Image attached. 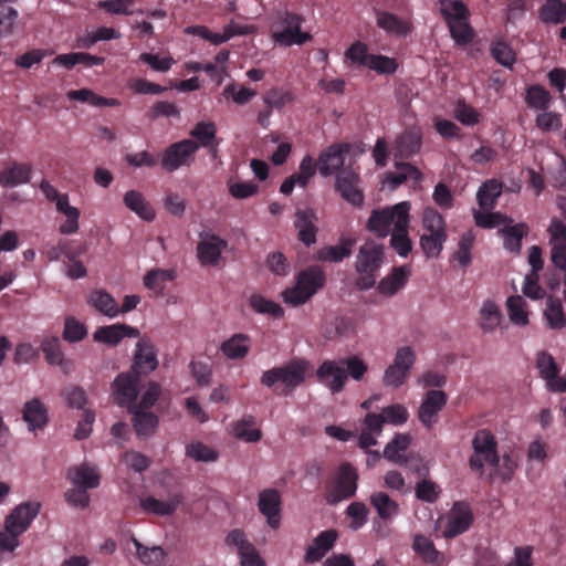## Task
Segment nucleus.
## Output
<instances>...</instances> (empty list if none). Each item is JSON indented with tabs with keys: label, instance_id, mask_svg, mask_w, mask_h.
Returning a JSON list of instances; mask_svg holds the SVG:
<instances>
[{
	"label": "nucleus",
	"instance_id": "nucleus-37",
	"mask_svg": "<svg viewBox=\"0 0 566 566\" xmlns=\"http://www.w3.org/2000/svg\"><path fill=\"white\" fill-rule=\"evenodd\" d=\"M409 223H406V216L400 213L397 229H392L390 247L399 256L406 258L412 250V242L408 233Z\"/></svg>",
	"mask_w": 566,
	"mask_h": 566
},
{
	"label": "nucleus",
	"instance_id": "nucleus-13",
	"mask_svg": "<svg viewBox=\"0 0 566 566\" xmlns=\"http://www.w3.org/2000/svg\"><path fill=\"white\" fill-rule=\"evenodd\" d=\"M317 379L325 384L333 394L343 391L347 382V373L340 359L324 360L316 369Z\"/></svg>",
	"mask_w": 566,
	"mask_h": 566
},
{
	"label": "nucleus",
	"instance_id": "nucleus-48",
	"mask_svg": "<svg viewBox=\"0 0 566 566\" xmlns=\"http://www.w3.org/2000/svg\"><path fill=\"white\" fill-rule=\"evenodd\" d=\"M217 135V126L213 122L201 120L195 125L190 132V136L193 138L198 146L210 148L214 147V140Z\"/></svg>",
	"mask_w": 566,
	"mask_h": 566
},
{
	"label": "nucleus",
	"instance_id": "nucleus-28",
	"mask_svg": "<svg viewBox=\"0 0 566 566\" xmlns=\"http://www.w3.org/2000/svg\"><path fill=\"white\" fill-rule=\"evenodd\" d=\"M536 368L541 377L546 380L548 390L555 392V388L560 380V368L555 361V358L546 350L538 352L536 356Z\"/></svg>",
	"mask_w": 566,
	"mask_h": 566
},
{
	"label": "nucleus",
	"instance_id": "nucleus-3",
	"mask_svg": "<svg viewBox=\"0 0 566 566\" xmlns=\"http://www.w3.org/2000/svg\"><path fill=\"white\" fill-rule=\"evenodd\" d=\"M272 39L283 46L302 45L312 40L308 32L301 30L304 18L289 10H279L273 15Z\"/></svg>",
	"mask_w": 566,
	"mask_h": 566
},
{
	"label": "nucleus",
	"instance_id": "nucleus-52",
	"mask_svg": "<svg viewBox=\"0 0 566 566\" xmlns=\"http://www.w3.org/2000/svg\"><path fill=\"white\" fill-rule=\"evenodd\" d=\"M254 426L255 418L251 415L244 416L233 424V433L240 440L256 442L261 439L262 433L261 430L254 428Z\"/></svg>",
	"mask_w": 566,
	"mask_h": 566
},
{
	"label": "nucleus",
	"instance_id": "nucleus-20",
	"mask_svg": "<svg viewBox=\"0 0 566 566\" xmlns=\"http://www.w3.org/2000/svg\"><path fill=\"white\" fill-rule=\"evenodd\" d=\"M549 233L551 260L553 263H566V224L554 217L547 228Z\"/></svg>",
	"mask_w": 566,
	"mask_h": 566
},
{
	"label": "nucleus",
	"instance_id": "nucleus-38",
	"mask_svg": "<svg viewBox=\"0 0 566 566\" xmlns=\"http://www.w3.org/2000/svg\"><path fill=\"white\" fill-rule=\"evenodd\" d=\"M124 205L146 221H153L156 217L153 207L145 200L142 192L129 190L124 195Z\"/></svg>",
	"mask_w": 566,
	"mask_h": 566
},
{
	"label": "nucleus",
	"instance_id": "nucleus-55",
	"mask_svg": "<svg viewBox=\"0 0 566 566\" xmlns=\"http://www.w3.org/2000/svg\"><path fill=\"white\" fill-rule=\"evenodd\" d=\"M249 305L259 314H266L273 318H281L284 315L283 308L275 302L265 298L261 294H252L249 298Z\"/></svg>",
	"mask_w": 566,
	"mask_h": 566
},
{
	"label": "nucleus",
	"instance_id": "nucleus-11",
	"mask_svg": "<svg viewBox=\"0 0 566 566\" xmlns=\"http://www.w3.org/2000/svg\"><path fill=\"white\" fill-rule=\"evenodd\" d=\"M139 375L134 373L118 374L112 384L114 402L119 407H127L130 411L138 396Z\"/></svg>",
	"mask_w": 566,
	"mask_h": 566
},
{
	"label": "nucleus",
	"instance_id": "nucleus-25",
	"mask_svg": "<svg viewBox=\"0 0 566 566\" xmlns=\"http://www.w3.org/2000/svg\"><path fill=\"white\" fill-rule=\"evenodd\" d=\"M338 538L336 530H326L321 532L312 545L306 548L304 560L307 564L319 562L335 545Z\"/></svg>",
	"mask_w": 566,
	"mask_h": 566
},
{
	"label": "nucleus",
	"instance_id": "nucleus-33",
	"mask_svg": "<svg viewBox=\"0 0 566 566\" xmlns=\"http://www.w3.org/2000/svg\"><path fill=\"white\" fill-rule=\"evenodd\" d=\"M250 347L251 339L249 335L238 333L226 339L221 344L220 349L227 358L235 360L245 358L250 352Z\"/></svg>",
	"mask_w": 566,
	"mask_h": 566
},
{
	"label": "nucleus",
	"instance_id": "nucleus-56",
	"mask_svg": "<svg viewBox=\"0 0 566 566\" xmlns=\"http://www.w3.org/2000/svg\"><path fill=\"white\" fill-rule=\"evenodd\" d=\"M551 101L549 92L539 84H534L526 91L525 102L531 108L546 111L549 107Z\"/></svg>",
	"mask_w": 566,
	"mask_h": 566
},
{
	"label": "nucleus",
	"instance_id": "nucleus-18",
	"mask_svg": "<svg viewBox=\"0 0 566 566\" xmlns=\"http://www.w3.org/2000/svg\"><path fill=\"white\" fill-rule=\"evenodd\" d=\"M348 151L349 146L347 144H333L323 150L316 161L319 174L327 177L338 171L343 167Z\"/></svg>",
	"mask_w": 566,
	"mask_h": 566
},
{
	"label": "nucleus",
	"instance_id": "nucleus-27",
	"mask_svg": "<svg viewBox=\"0 0 566 566\" xmlns=\"http://www.w3.org/2000/svg\"><path fill=\"white\" fill-rule=\"evenodd\" d=\"M384 424V417L380 413L368 412L363 420L358 446L361 449L375 446L377 443L376 437L382 432Z\"/></svg>",
	"mask_w": 566,
	"mask_h": 566
},
{
	"label": "nucleus",
	"instance_id": "nucleus-35",
	"mask_svg": "<svg viewBox=\"0 0 566 566\" xmlns=\"http://www.w3.org/2000/svg\"><path fill=\"white\" fill-rule=\"evenodd\" d=\"M56 210L65 216V221L60 226L59 230L62 234H73L78 230L80 210L69 202V196L62 193L55 200Z\"/></svg>",
	"mask_w": 566,
	"mask_h": 566
},
{
	"label": "nucleus",
	"instance_id": "nucleus-26",
	"mask_svg": "<svg viewBox=\"0 0 566 566\" xmlns=\"http://www.w3.org/2000/svg\"><path fill=\"white\" fill-rule=\"evenodd\" d=\"M157 366L158 360L153 344L148 339H139L136 345L133 371L137 375L148 374L155 370Z\"/></svg>",
	"mask_w": 566,
	"mask_h": 566
},
{
	"label": "nucleus",
	"instance_id": "nucleus-34",
	"mask_svg": "<svg viewBox=\"0 0 566 566\" xmlns=\"http://www.w3.org/2000/svg\"><path fill=\"white\" fill-rule=\"evenodd\" d=\"M67 479L74 486L95 489L99 485V474L95 468L87 464L72 467L67 470Z\"/></svg>",
	"mask_w": 566,
	"mask_h": 566
},
{
	"label": "nucleus",
	"instance_id": "nucleus-12",
	"mask_svg": "<svg viewBox=\"0 0 566 566\" xmlns=\"http://www.w3.org/2000/svg\"><path fill=\"white\" fill-rule=\"evenodd\" d=\"M226 544L237 548L240 566H265L264 559L254 545L247 539L242 530H232L226 537Z\"/></svg>",
	"mask_w": 566,
	"mask_h": 566
},
{
	"label": "nucleus",
	"instance_id": "nucleus-63",
	"mask_svg": "<svg viewBox=\"0 0 566 566\" xmlns=\"http://www.w3.org/2000/svg\"><path fill=\"white\" fill-rule=\"evenodd\" d=\"M133 544L139 560L145 565H157L165 557V553L159 546L146 547L136 538H133Z\"/></svg>",
	"mask_w": 566,
	"mask_h": 566
},
{
	"label": "nucleus",
	"instance_id": "nucleus-1",
	"mask_svg": "<svg viewBox=\"0 0 566 566\" xmlns=\"http://www.w3.org/2000/svg\"><path fill=\"white\" fill-rule=\"evenodd\" d=\"M310 364L305 359L294 358L280 367L265 370L261 384L272 388L274 394L287 396L305 381Z\"/></svg>",
	"mask_w": 566,
	"mask_h": 566
},
{
	"label": "nucleus",
	"instance_id": "nucleus-45",
	"mask_svg": "<svg viewBox=\"0 0 566 566\" xmlns=\"http://www.w3.org/2000/svg\"><path fill=\"white\" fill-rule=\"evenodd\" d=\"M370 504L377 511L378 516L384 520H390L399 513V505L385 492H375L370 495Z\"/></svg>",
	"mask_w": 566,
	"mask_h": 566
},
{
	"label": "nucleus",
	"instance_id": "nucleus-62",
	"mask_svg": "<svg viewBox=\"0 0 566 566\" xmlns=\"http://www.w3.org/2000/svg\"><path fill=\"white\" fill-rule=\"evenodd\" d=\"M87 335L86 326L73 316H66L64 319L63 339L69 343H77Z\"/></svg>",
	"mask_w": 566,
	"mask_h": 566
},
{
	"label": "nucleus",
	"instance_id": "nucleus-6",
	"mask_svg": "<svg viewBox=\"0 0 566 566\" xmlns=\"http://www.w3.org/2000/svg\"><path fill=\"white\" fill-rule=\"evenodd\" d=\"M410 203L402 201L392 207L382 209H374L367 221V230L376 234L378 238H386L391 234L392 229H397L401 214L406 216V223L410 222L409 218Z\"/></svg>",
	"mask_w": 566,
	"mask_h": 566
},
{
	"label": "nucleus",
	"instance_id": "nucleus-32",
	"mask_svg": "<svg viewBox=\"0 0 566 566\" xmlns=\"http://www.w3.org/2000/svg\"><path fill=\"white\" fill-rule=\"evenodd\" d=\"M32 168L28 164L12 163L0 171V185L12 188L30 180Z\"/></svg>",
	"mask_w": 566,
	"mask_h": 566
},
{
	"label": "nucleus",
	"instance_id": "nucleus-30",
	"mask_svg": "<svg viewBox=\"0 0 566 566\" xmlns=\"http://www.w3.org/2000/svg\"><path fill=\"white\" fill-rule=\"evenodd\" d=\"M22 418L30 431L42 429L49 421L48 409L40 399L33 398L25 402Z\"/></svg>",
	"mask_w": 566,
	"mask_h": 566
},
{
	"label": "nucleus",
	"instance_id": "nucleus-41",
	"mask_svg": "<svg viewBox=\"0 0 566 566\" xmlns=\"http://www.w3.org/2000/svg\"><path fill=\"white\" fill-rule=\"evenodd\" d=\"M500 233L504 239V248L513 253H518L522 247V239L528 233V226L524 222L506 224Z\"/></svg>",
	"mask_w": 566,
	"mask_h": 566
},
{
	"label": "nucleus",
	"instance_id": "nucleus-21",
	"mask_svg": "<svg viewBox=\"0 0 566 566\" xmlns=\"http://www.w3.org/2000/svg\"><path fill=\"white\" fill-rule=\"evenodd\" d=\"M139 331L126 324H113L98 327L93 338L95 342L106 344L108 346H116L125 337H138Z\"/></svg>",
	"mask_w": 566,
	"mask_h": 566
},
{
	"label": "nucleus",
	"instance_id": "nucleus-43",
	"mask_svg": "<svg viewBox=\"0 0 566 566\" xmlns=\"http://www.w3.org/2000/svg\"><path fill=\"white\" fill-rule=\"evenodd\" d=\"M87 303L108 317H115L119 314L117 302L105 290L93 291L90 294Z\"/></svg>",
	"mask_w": 566,
	"mask_h": 566
},
{
	"label": "nucleus",
	"instance_id": "nucleus-19",
	"mask_svg": "<svg viewBox=\"0 0 566 566\" xmlns=\"http://www.w3.org/2000/svg\"><path fill=\"white\" fill-rule=\"evenodd\" d=\"M376 24L388 35L396 38H406L413 31V24L410 20L403 19L386 10L375 11Z\"/></svg>",
	"mask_w": 566,
	"mask_h": 566
},
{
	"label": "nucleus",
	"instance_id": "nucleus-17",
	"mask_svg": "<svg viewBox=\"0 0 566 566\" xmlns=\"http://www.w3.org/2000/svg\"><path fill=\"white\" fill-rule=\"evenodd\" d=\"M318 218L314 209H297L295 211L294 227L297 230V239L307 248L316 242L318 232Z\"/></svg>",
	"mask_w": 566,
	"mask_h": 566
},
{
	"label": "nucleus",
	"instance_id": "nucleus-58",
	"mask_svg": "<svg viewBox=\"0 0 566 566\" xmlns=\"http://www.w3.org/2000/svg\"><path fill=\"white\" fill-rule=\"evenodd\" d=\"M66 406L72 409H85L88 401L86 391L77 385H67L61 391Z\"/></svg>",
	"mask_w": 566,
	"mask_h": 566
},
{
	"label": "nucleus",
	"instance_id": "nucleus-50",
	"mask_svg": "<svg viewBox=\"0 0 566 566\" xmlns=\"http://www.w3.org/2000/svg\"><path fill=\"white\" fill-rule=\"evenodd\" d=\"M395 166L398 171L396 174H388L387 176L388 181L394 188H397L409 179L416 182H420L422 180V174L416 166L409 163L398 161L395 164Z\"/></svg>",
	"mask_w": 566,
	"mask_h": 566
},
{
	"label": "nucleus",
	"instance_id": "nucleus-49",
	"mask_svg": "<svg viewBox=\"0 0 566 566\" xmlns=\"http://www.w3.org/2000/svg\"><path fill=\"white\" fill-rule=\"evenodd\" d=\"M41 350L49 365L63 366L65 363L62 344L57 336H46L41 342Z\"/></svg>",
	"mask_w": 566,
	"mask_h": 566
},
{
	"label": "nucleus",
	"instance_id": "nucleus-61",
	"mask_svg": "<svg viewBox=\"0 0 566 566\" xmlns=\"http://www.w3.org/2000/svg\"><path fill=\"white\" fill-rule=\"evenodd\" d=\"M422 227L427 232L447 233L444 218L437 209L432 207H427L423 210Z\"/></svg>",
	"mask_w": 566,
	"mask_h": 566
},
{
	"label": "nucleus",
	"instance_id": "nucleus-51",
	"mask_svg": "<svg viewBox=\"0 0 566 566\" xmlns=\"http://www.w3.org/2000/svg\"><path fill=\"white\" fill-rule=\"evenodd\" d=\"M539 19L544 23L559 24L566 21V2L547 1L539 8Z\"/></svg>",
	"mask_w": 566,
	"mask_h": 566
},
{
	"label": "nucleus",
	"instance_id": "nucleus-8",
	"mask_svg": "<svg viewBox=\"0 0 566 566\" xmlns=\"http://www.w3.org/2000/svg\"><path fill=\"white\" fill-rule=\"evenodd\" d=\"M416 363V352L410 346L397 349L394 361L385 369L382 384L386 387L399 388L408 379Z\"/></svg>",
	"mask_w": 566,
	"mask_h": 566
},
{
	"label": "nucleus",
	"instance_id": "nucleus-29",
	"mask_svg": "<svg viewBox=\"0 0 566 566\" xmlns=\"http://www.w3.org/2000/svg\"><path fill=\"white\" fill-rule=\"evenodd\" d=\"M355 238L342 237L336 245H327L317 251V259L323 262L338 263L350 256Z\"/></svg>",
	"mask_w": 566,
	"mask_h": 566
},
{
	"label": "nucleus",
	"instance_id": "nucleus-59",
	"mask_svg": "<svg viewBox=\"0 0 566 566\" xmlns=\"http://www.w3.org/2000/svg\"><path fill=\"white\" fill-rule=\"evenodd\" d=\"M174 277L172 271L154 269L148 271L144 276V285L156 293H161L166 282L172 281Z\"/></svg>",
	"mask_w": 566,
	"mask_h": 566
},
{
	"label": "nucleus",
	"instance_id": "nucleus-9",
	"mask_svg": "<svg viewBox=\"0 0 566 566\" xmlns=\"http://www.w3.org/2000/svg\"><path fill=\"white\" fill-rule=\"evenodd\" d=\"M357 480L358 474L350 463L340 464L333 485L327 489V502L335 504L353 497L357 490Z\"/></svg>",
	"mask_w": 566,
	"mask_h": 566
},
{
	"label": "nucleus",
	"instance_id": "nucleus-10",
	"mask_svg": "<svg viewBox=\"0 0 566 566\" xmlns=\"http://www.w3.org/2000/svg\"><path fill=\"white\" fill-rule=\"evenodd\" d=\"M198 149V144L192 139L174 143L164 151L160 161L161 167L166 171L172 172L182 166H190Z\"/></svg>",
	"mask_w": 566,
	"mask_h": 566
},
{
	"label": "nucleus",
	"instance_id": "nucleus-14",
	"mask_svg": "<svg viewBox=\"0 0 566 566\" xmlns=\"http://www.w3.org/2000/svg\"><path fill=\"white\" fill-rule=\"evenodd\" d=\"M473 522V513L468 503L454 502L447 525L443 530L446 538L457 537L467 532Z\"/></svg>",
	"mask_w": 566,
	"mask_h": 566
},
{
	"label": "nucleus",
	"instance_id": "nucleus-39",
	"mask_svg": "<svg viewBox=\"0 0 566 566\" xmlns=\"http://www.w3.org/2000/svg\"><path fill=\"white\" fill-rule=\"evenodd\" d=\"M180 503L181 496L178 494L172 495L168 501H160L154 496H147L140 501V506L148 513L167 516L175 513Z\"/></svg>",
	"mask_w": 566,
	"mask_h": 566
},
{
	"label": "nucleus",
	"instance_id": "nucleus-60",
	"mask_svg": "<svg viewBox=\"0 0 566 566\" xmlns=\"http://www.w3.org/2000/svg\"><path fill=\"white\" fill-rule=\"evenodd\" d=\"M506 305L509 317L513 324L524 326L528 323V315L525 311L526 302L522 296H510Z\"/></svg>",
	"mask_w": 566,
	"mask_h": 566
},
{
	"label": "nucleus",
	"instance_id": "nucleus-7",
	"mask_svg": "<svg viewBox=\"0 0 566 566\" xmlns=\"http://www.w3.org/2000/svg\"><path fill=\"white\" fill-rule=\"evenodd\" d=\"M474 453L470 457L471 470L483 474L484 462L493 468H499L500 457L497 454V442L490 430H478L472 440Z\"/></svg>",
	"mask_w": 566,
	"mask_h": 566
},
{
	"label": "nucleus",
	"instance_id": "nucleus-15",
	"mask_svg": "<svg viewBox=\"0 0 566 566\" xmlns=\"http://www.w3.org/2000/svg\"><path fill=\"white\" fill-rule=\"evenodd\" d=\"M448 397L444 391L429 390L418 411L420 422L431 429L438 421V415L447 405Z\"/></svg>",
	"mask_w": 566,
	"mask_h": 566
},
{
	"label": "nucleus",
	"instance_id": "nucleus-22",
	"mask_svg": "<svg viewBox=\"0 0 566 566\" xmlns=\"http://www.w3.org/2000/svg\"><path fill=\"white\" fill-rule=\"evenodd\" d=\"M421 145L422 134L420 128L409 127L397 137L395 156L401 159H409L420 151Z\"/></svg>",
	"mask_w": 566,
	"mask_h": 566
},
{
	"label": "nucleus",
	"instance_id": "nucleus-16",
	"mask_svg": "<svg viewBox=\"0 0 566 566\" xmlns=\"http://www.w3.org/2000/svg\"><path fill=\"white\" fill-rule=\"evenodd\" d=\"M281 494L275 489H265L259 493L258 507L260 513L266 517L268 525L277 530L281 525Z\"/></svg>",
	"mask_w": 566,
	"mask_h": 566
},
{
	"label": "nucleus",
	"instance_id": "nucleus-40",
	"mask_svg": "<svg viewBox=\"0 0 566 566\" xmlns=\"http://www.w3.org/2000/svg\"><path fill=\"white\" fill-rule=\"evenodd\" d=\"M133 415V427L140 438L153 436L158 427V417L147 410H130Z\"/></svg>",
	"mask_w": 566,
	"mask_h": 566
},
{
	"label": "nucleus",
	"instance_id": "nucleus-36",
	"mask_svg": "<svg viewBox=\"0 0 566 566\" xmlns=\"http://www.w3.org/2000/svg\"><path fill=\"white\" fill-rule=\"evenodd\" d=\"M409 273L410 271L406 265L394 268L391 273L379 282L377 290L382 295H395L407 284Z\"/></svg>",
	"mask_w": 566,
	"mask_h": 566
},
{
	"label": "nucleus",
	"instance_id": "nucleus-47",
	"mask_svg": "<svg viewBox=\"0 0 566 566\" xmlns=\"http://www.w3.org/2000/svg\"><path fill=\"white\" fill-rule=\"evenodd\" d=\"M410 444V438L407 434L398 433L395 438L385 447L384 457L389 461L403 465L407 463V459L401 452L406 451Z\"/></svg>",
	"mask_w": 566,
	"mask_h": 566
},
{
	"label": "nucleus",
	"instance_id": "nucleus-5",
	"mask_svg": "<svg viewBox=\"0 0 566 566\" xmlns=\"http://www.w3.org/2000/svg\"><path fill=\"white\" fill-rule=\"evenodd\" d=\"M326 282V274L319 265H311L296 276V284L286 289L282 296L285 303L298 306L306 303Z\"/></svg>",
	"mask_w": 566,
	"mask_h": 566
},
{
	"label": "nucleus",
	"instance_id": "nucleus-2",
	"mask_svg": "<svg viewBox=\"0 0 566 566\" xmlns=\"http://www.w3.org/2000/svg\"><path fill=\"white\" fill-rule=\"evenodd\" d=\"M40 507L38 502L22 503L7 516L4 531L0 532V551L13 552L18 547L19 536L29 528Z\"/></svg>",
	"mask_w": 566,
	"mask_h": 566
},
{
	"label": "nucleus",
	"instance_id": "nucleus-24",
	"mask_svg": "<svg viewBox=\"0 0 566 566\" xmlns=\"http://www.w3.org/2000/svg\"><path fill=\"white\" fill-rule=\"evenodd\" d=\"M358 179V175L352 170H343L336 176V190L346 201L356 207L361 206L364 201V195L357 188Z\"/></svg>",
	"mask_w": 566,
	"mask_h": 566
},
{
	"label": "nucleus",
	"instance_id": "nucleus-4",
	"mask_svg": "<svg viewBox=\"0 0 566 566\" xmlns=\"http://www.w3.org/2000/svg\"><path fill=\"white\" fill-rule=\"evenodd\" d=\"M385 247L374 240H367L360 245L356 262L355 270L358 273L357 286L360 290H369L376 283V272L384 263Z\"/></svg>",
	"mask_w": 566,
	"mask_h": 566
},
{
	"label": "nucleus",
	"instance_id": "nucleus-54",
	"mask_svg": "<svg viewBox=\"0 0 566 566\" xmlns=\"http://www.w3.org/2000/svg\"><path fill=\"white\" fill-rule=\"evenodd\" d=\"M451 38L458 45H467L474 39V30L469 23V19H459L458 21H446Z\"/></svg>",
	"mask_w": 566,
	"mask_h": 566
},
{
	"label": "nucleus",
	"instance_id": "nucleus-44",
	"mask_svg": "<svg viewBox=\"0 0 566 566\" xmlns=\"http://www.w3.org/2000/svg\"><path fill=\"white\" fill-rule=\"evenodd\" d=\"M448 240V233L424 232L420 235L419 243L422 252L428 259H434L440 255L443 245Z\"/></svg>",
	"mask_w": 566,
	"mask_h": 566
},
{
	"label": "nucleus",
	"instance_id": "nucleus-31",
	"mask_svg": "<svg viewBox=\"0 0 566 566\" xmlns=\"http://www.w3.org/2000/svg\"><path fill=\"white\" fill-rule=\"evenodd\" d=\"M415 553L427 564L442 566L446 557L438 551L433 542L424 535H416L412 543Z\"/></svg>",
	"mask_w": 566,
	"mask_h": 566
},
{
	"label": "nucleus",
	"instance_id": "nucleus-42",
	"mask_svg": "<svg viewBox=\"0 0 566 566\" xmlns=\"http://www.w3.org/2000/svg\"><path fill=\"white\" fill-rule=\"evenodd\" d=\"M502 182L496 179H490L479 188L476 199L482 210H492L497 198L502 195Z\"/></svg>",
	"mask_w": 566,
	"mask_h": 566
},
{
	"label": "nucleus",
	"instance_id": "nucleus-23",
	"mask_svg": "<svg viewBox=\"0 0 566 566\" xmlns=\"http://www.w3.org/2000/svg\"><path fill=\"white\" fill-rule=\"evenodd\" d=\"M227 248V241L216 234L207 235L197 245V254L202 265H217L222 251Z\"/></svg>",
	"mask_w": 566,
	"mask_h": 566
},
{
	"label": "nucleus",
	"instance_id": "nucleus-53",
	"mask_svg": "<svg viewBox=\"0 0 566 566\" xmlns=\"http://www.w3.org/2000/svg\"><path fill=\"white\" fill-rule=\"evenodd\" d=\"M544 316L552 329H562L566 326V317L559 298L548 297Z\"/></svg>",
	"mask_w": 566,
	"mask_h": 566
},
{
	"label": "nucleus",
	"instance_id": "nucleus-46",
	"mask_svg": "<svg viewBox=\"0 0 566 566\" xmlns=\"http://www.w3.org/2000/svg\"><path fill=\"white\" fill-rule=\"evenodd\" d=\"M502 319V314L495 302L486 300L480 310V327L484 333L496 329Z\"/></svg>",
	"mask_w": 566,
	"mask_h": 566
},
{
	"label": "nucleus",
	"instance_id": "nucleus-64",
	"mask_svg": "<svg viewBox=\"0 0 566 566\" xmlns=\"http://www.w3.org/2000/svg\"><path fill=\"white\" fill-rule=\"evenodd\" d=\"M398 62L395 57L382 54H373L369 59L368 69L380 75H391L398 70Z\"/></svg>",
	"mask_w": 566,
	"mask_h": 566
},
{
	"label": "nucleus",
	"instance_id": "nucleus-57",
	"mask_svg": "<svg viewBox=\"0 0 566 566\" xmlns=\"http://www.w3.org/2000/svg\"><path fill=\"white\" fill-rule=\"evenodd\" d=\"M473 216L475 224L483 229H494L513 222L510 217L501 212H491V210H484V212L474 211Z\"/></svg>",
	"mask_w": 566,
	"mask_h": 566
}]
</instances>
